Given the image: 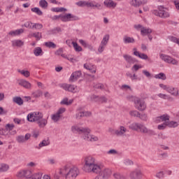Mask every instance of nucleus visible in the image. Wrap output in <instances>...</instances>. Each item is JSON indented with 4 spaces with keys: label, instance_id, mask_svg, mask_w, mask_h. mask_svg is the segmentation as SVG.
<instances>
[{
    "label": "nucleus",
    "instance_id": "obj_1",
    "mask_svg": "<svg viewBox=\"0 0 179 179\" xmlns=\"http://www.w3.org/2000/svg\"><path fill=\"white\" fill-rule=\"evenodd\" d=\"M83 166L84 171L86 173H96L99 174L96 179H108L111 176V170L96 163V159L92 156L85 158Z\"/></svg>",
    "mask_w": 179,
    "mask_h": 179
},
{
    "label": "nucleus",
    "instance_id": "obj_2",
    "mask_svg": "<svg viewBox=\"0 0 179 179\" xmlns=\"http://www.w3.org/2000/svg\"><path fill=\"white\" fill-rule=\"evenodd\" d=\"M79 168L77 166H72L66 165L60 169L59 174L65 176V179H76V177L80 174Z\"/></svg>",
    "mask_w": 179,
    "mask_h": 179
},
{
    "label": "nucleus",
    "instance_id": "obj_3",
    "mask_svg": "<svg viewBox=\"0 0 179 179\" xmlns=\"http://www.w3.org/2000/svg\"><path fill=\"white\" fill-rule=\"evenodd\" d=\"M129 129L141 132V134H147V135H155V131L148 129L143 124L139 122H133L129 126Z\"/></svg>",
    "mask_w": 179,
    "mask_h": 179
},
{
    "label": "nucleus",
    "instance_id": "obj_4",
    "mask_svg": "<svg viewBox=\"0 0 179 179\" xmlns=\"http://www.w3.org/2000/svg\"><path fill=\"white\" fill-rule=\"evenodd\" d=\"M127 99L130 101H134L135 108L139 111H145L146 110V103H145L143 99L134 96H129Z\"/></svg>",
    "mask_w": 179,
    "mask_h": 179
},
{
    "label": "nucleus",
    "instance_id": "obj_5",
    "mask_svg": "<svg viewBox=\"0 0 179 179\" xmlns=\"http://www.w3.org/2000/svg\"><path fill=\"white\" fill-rule=\"evenodd\" d=\"M167 121H170V115L167 114L162 115L158 117L157 129L163 130L167 128Z\"/></svg>",
    "mask_w": 179,
    "mask_h": 179
},
{
    "label": "nucleus",
    "instance_id": "obj_6",
    "mask_svg": "<svg viewBox=\"0 0 179 179\" xmlns=\"http://www.w3.org/2000/svg\"><path fill=\"white\" fill-rule=\"evenodd\" d=\"M43 115L41 112H32L27 115V118L29 122H37L39 120H42Z\"/></svg>",
    "mask_w": 179,
    "mask_h": 179
},
{
    "label": "nucleus",
    "instance_id": "obj_7",
    "mask_svg": "<svg viewBox=\"0 0 179 179\" xmlns=\"http://www.w3.org/2000/svg\"><path fill=\"white\" fill-rule=\"evenodd\" d=\"M60 87L66 90V92H71V93H79L80 88L74 85L69 84H62L60 85Z\"/></svg>",
    "mask_w": 179,
    "mask_h": 179
},
{
    "label": "nucleus",
    "instance_id": "obj_8",
    "mask_svg": "<svg viewBox=\"0 0 179 179\" xmlns=\"http://www.w3.org/2000/svg\"><path fill=\"white\" fill-rule=\"evenodd\" d=\"M62 22H73L75 20H79V17L71 13L61 14Z\"/></svg>",
    "mask_w": 179,
    "mask_h": 179
},
{
    "label": "nucleus",
    "instance_id": "obj_9",
    "mask_svg": "<svg viewBox=\"0 0 179 179\" xmlns=\"http://www.w3.org/2000/svg\"><path fill=\"white\" fill-rule=\"evenodd\" d=\"M134 29H136V30H138V31H140L141 36H149V34L152 33V29H150V28L145 27L141 24L134 25Z\"/></svg>",
    "mask_w": 179,
    "mask_h": 179
},
{
    "label": "nucleus",
    "instance_id": "obj_10",
    "mask_svg": "<svg viewBox=\"0 0 179 179\" xmlns=\"http://www.w3.org/2000/svg\"><path fill=\"white\" fill-rule=\"evenodd\" d=\"M127 129L124 126H120L118 129L114 130L113 129H109V132H111L116 136H125L127 134Z\"/></svg>",
    "mask_w": 179,
    "mask_h": 179
},
{
    "label": "nucleus",
    "instance_id": "obj_11",
    "mask_svg": "<svg viewBox=\"0 0 179 179\" xmlns=\"http://www.w3.org/2000/svg\"><path fill=\"white\" fill-rule=\"evenodd\" d=\"M159 57L162 61H164V62H166L167 64H171L172 65H178V61L177 59H173V57L164 55V54H161L159 55Z\"/></svg>",
    "mask_w": 179,
    "mask_h": 179
},
{
    "label": "nucleus",
    "instance_id": "obj_12",
    "mask_svg": "<svg viewBox=\"0 0 179 179\" xmlns=\"http://www.w3.org/2000/svg\"><path fill=\"white\" fill-rule=\"evenodd\" d=\"M66 111L65 108H60L56 113L51 115V118L54 122H58L59 120H61V117H62V114Z\"/></svg>",
    "mask_w": 179,
    "mask_h": 179
},
{
    "label": "nucleus",
    "instance_id": "obj_13",
    "mask_svg": "<svg viewBox=\"0 0 179 179\" xmlns=\"http://www.w3.org/2000/svg\"><path fill=\"white\" fill-rule=\"evenodd\" d=\"M158 16L159 17H170V13H169V8L163 6L158 7Z\"/></svg>",
    "mask_w": 179,
    "mask_h": 179
},
{
    "label": "nucleus",
    "instance_id": "obj_14",
    "mask_svg": "<svg viewBox=\"0 0 179 179\" xmlns=\"http://www.w3.org/2000/svg\"><path fill=\"white\" fill-rule=\"evenodd\" d=\"M129 177L131 179H142L143 173L141 169H136L130 173Z\"/></svg>",
    "mask_w": 179,
    "mask_h": 179
},
{
    "label": "nucleus",
    "instance_id": "obj_15",
    "mask_svg": "<svg viewBox=\"0 0 179 179\" xmlns=\"http://www.w3.org/2000/svg\"><path fill=\"white\" fill-rule=\"evenodd\" d=\"M90 132H92V130H90L89 127H85L83 132L80 134L81 138L89 142V139H90V136L92 135L90 134Z\"/></svg>",
    "mask_w": 179,
    "mask_h": 179
},
{
    "label": "nucleus",
    "instance_id": "obj_16",
    "mask_svg": "<svg viewBox=\"0 0 179 179\" xmlns=\"http://www.w3.org/2000/svg\"><path fill=\"white\" fill-rule=\"evenodd\" d=\"M29 174H31V171L29 170H20L16 173V177L18 178H23L25 177L27 179L29 178Z\"/></svg>",
    "mask_w": 179,
    "mask_h": 179
},
{
    "label": "nucleus",
    "instance_id": "obj_17",
    "mask_svg": "<svg viewBox=\"0 0 179 179\" xmlns=\"http://www.w3.org/2000/svg\"><path fill=\"white\" fill-rule=\"evenodd\" d=\"M92 113L89 111L78 110L76 114V118L77 120H80L83 117H90Z\"/></svg>",
    "mask_w": 179,
    "mask_h": 179
},
{
    "label": "nucleus",
    "instance_id": "obj_18",
    "mask_svg": "<svg viewBox=\"0 0 179 179\" xmlns=\"http://www.w3.org/2000/svg\"><path fill=\"white\" fill-rule=\"evenodd\" d=\"M82 76V71H78L72 73L71 76L69 78V82L73 83L76 82Z\"/></svg>",
    "mask_w": 179,
    "mask_h": 179
},
{
    "label": "nucleus",
    "instance_id": "obj_19",
    "mask_svg": "<svg viewBox=\"0 0 179 179\" xmlns=\"http://www.w3.org/2000/svg\"><path fill=\"white\" fill-rule=\"evenodd\" d=\"M27 37L28 38H33V37H34L36 41H40V40L43 38V34H41V32H30L28 34Z\"/></svg>",
    "mask_w": 179,
    "mask_h": 179
},
{
    "label": "nucleus",
    "instance_id": "obj_20",
    "mask_svg": "<svg viewBox=\"0 0 179 179\" xmlns=\"http://www.w3.org/2000/svg\"><path fill=\"white\" fill-rule=\"evenodd\" d=\"M87 8H96V9H100L101 8V4L96 2L95 1H87Z\"/></svg>",
    "mask_w": 179,
    "mask_h": 179
},
{
    "label": "nucleus",
    "instance_id": "obj_21",
    "mask_svg": "<svg viewBox=\"0 0 179 179\" xmlns=\"http://www.w3.org/2000/svg\"><path fill=\"white\" fill-rule=\"evenodd\" d=\"M168 93L173 96L174 97H177L179 96V90L177 87H174L173 86H169L168 88Z\"/></svg>",
    "mask_w": 179,
    "mask_h": 179
},
{
    "label": "nucleus",
    "instance_id": "obj_22",
    "mask_svg": "<svg viewBox=\"0 0 179 179\" xmlns=\"http://www.w3.org/2000/svg\"><path fill=\"white\" fill-rule=\"evenodd\" d=\"M18 85L24 89H31V83L24 79L18 80Z\"/></svg>",
    "mask_w": 179,
    "mask_h": 179
},
{
    "label": "nucleus",
    "instance_id": "obj_23",
    "mask_svg": "<svg viewBox=\"0 0 179 179\" xmlns=\"http://www.w3.org/2000/svg\"><path fill=\"white\" fill-rule=\"evenodd\" d=\"M85 69H87V71H90L91 73H95L96 71V67L95 65L90 64V63H85L84 64Z\"/></svg>",
    "mask_w": 179,
    "mask_h": 179
},
{
    "label": "nucleus",
    "instance_id": "obj_24",
    "mask_svg": "<svg viewBox=\"0 0 179 179\" xmlns=\"http://www.w3.org/2000/svg\"><path fill=\"white\" fill-rule=\"evenodd\" d=\"M103 5L106 8H112L113 9L117 7V3L113 0H105L103 1Z\"/></svg>",
    "mask_w": 179,
    "mask_h": 179
},
{
    "label": "nucleus",
    "instance_id": "obj_25",
    "mask_svg": "<svg viewBox=\"0 0 179 179\" xmlns=\"http://www.w3.org/2000/svg\"><path fill=\"white\" fill-rule=\"evenodd\" d=\"M23 33H24V29H19L8 32V36H11L12 37H16V36H20V34H23Z\"/></svg>",
    "mask_w": 179,
    "mask_h": 179
},
{
    "label": "nucleus",
    "instance_id": "obj_26",
    "mask_svg": "<svg viewBox=\"0 0 179 179\" xmlns=\"http://www.w3.org/2000/svg\"><path fill=\"white\" fill-rule=\"evenodd\" d=\"M84 129H85V127H80L78 124H76L71 127V131L73 134H79L80 135V134L83 132Z\"/></svg>",
    "mask_w": 179,
    "mask_h": 179
},
{
    "label": "nucleus",
    "instance_id": "obj_27",
    "mask_svg": "<svg viewBox=\"0 0 179 179\" xmlns=\"http://www.w3.org/2000/svg\"><path fill=\"white\" fill-rule=\"evenodd\" d=\"M11 44L13 47H23L24 45V41L20 39H15L11 41Z\"/></svg>",
    "mask_w": 179,
    "mask_h": 179
},
{
    "label": "nucleus",
    "instance_id": "obj_28",
    "mask_svg": "<svg viewBox=\"0 0 179 179\" xmlns=\"http://www.w3.org/2000/svg\"><path fill=\"white\" fill-rule=\"evenodd\" d=\"M50 145V139H44L43 140L38 146L36 147V149H38V150H40L42 148H44L45 146H48Z\"/></svg>",
    "mask_w": 179,
    "mask_h": 179
},
{
    "label": "nucleus",
    "instance_id": "obj_29",
    "mask_svg": "<svg viewBox=\"0 0 179 179\" xmlns=\"http://www.w3.org/2000/svg\"><path fill=\"white\" fill-rule=\"evenodd\" d=\"M123 58L129 65H131V64L135 62V58L132 57V56L129 55H123Z\"/></svg>",
    "mask_w": 179,
    "mask_h": 179
},
{
    "label": "nucleus",
    "instance_id": "obj_30",
    "mask_svg": "<svg viewBox=\"0 0 179 179\" xmlns=\"http://www.w3.org/2000/svg\"><path fill=\"white\" fill-rule=\"evenodd\" d=\"M34 55H35V57H43L44 52L41 47H36L34 49Z\"/></svg>",
    "mask_w": 179,
    "mask_h": 179
},
{
    "label": "nucleus",
    "instance_id": "obj_31",
    "mask_svg": "<svg viewBox=\"0 0 179 179\" xmlns=\"http://www.w3.org/2000/svg\"><path fill=\"white\" fill-rule=\"evenodd\" d=\"M43 177V173L41 172H37L31 175L29 174V177L27 179H41Z\"/></svg>",
    "mask_w": 179,
    "mask_h": 179
},
{
    "label": "nucleus",
    "instance_id": "obj_32",
    "mask_svg": "<svg viewBox=\"0 0 179 179\" xmlns=\"http://www.w3.org/2000/svg\"><path fill=\"white\" fill-rule=\"evenodd\" d=\"M123 43L124 44H134L135 43V38L133 37H129L128 36H124L123 37Z\"/></svg>",
    "mask_w": 179,
    "mask_h": 179
},
{
    "label": "nucleus",
    "instance_id": "obj_33",
    "mask_svg": "<svg viewBox=\"0 0 179 179\" xmlns=\"http://www.w3.org/2000/svg\"><path fill=\"white\" fill-rule=\"evenodd\" d=\"M167 127L169 128H177L179 124L178 122L166 120Z\"/></svg>",
    "mask_w": 179,
    "mask_h": 179
},
{
    "label": "nucleus",
    "instance_id": "obj_34",
    "mask_svg": "<svg viewBox=\"0 0 179 179\" xmlns=\"http://www.w3.org/2000/svg\"><path fill=\"white\" fill-rule=\"evenodd\" d=\"M73 103V99L69 100L68 98H64L61 102L60 104L62 106H71Z\"/></svg>",
    "mask_w": 179,
    "mask_h": 179
},
{
    "label": "nucleus",
    "instance_id": "obj_35",
    "mask_svg": "<svg viewBox=\"0 0 179 179\" xmlns=\"http://www.w3.org/2000/svg\"><path fill=\"white\" fill-rule=\"evenodd\" d=\"M17 73H20V75H22L24 78H29L30 77V71H29V70H24V69L20 70V69H18L17 70Z\"/></svg>",
    "mask_w": 179,
    "mask_h": 179
},
{
    "label": "nucleus",
    "instance_id": "obj_36",
    "mask_svg": "<svg viewBox=\"0 0 179 179\" xmlns=\"http://www.w3.org/2000/svg\"><path fill=\"white\" fill-rule=\"evenodd\" d=\"M37 122L40 128H44V127H45V125H47V124L48 123L46 119L43 118L39 120Z\"/></svg>",
    "mask_w": 179,
    "mask_h": 179
},
{
    "label": "nucleus",
    "instance_id": "obj_37",
    "mask_svg": "<svg viewBox=\"0 0 179 179\" xmlns=\"http://www.w3.org/2000/svg\"><path fill=\"white\" fill-rule=\"evenodd\" d=\"M9 170V165L6 164H0V173H5Z\"/></svg>",
    "mask_w": 179,
    "mask_h": 179
},
{
    "label": "nucleus",
    "instance_id": "obj_38",
    "mask_svg": "<svg viewBox=\"0 0 179 179\" xmlns=\"http://www.w3.org/2000/svg\"><path fill=\"white\" fill-rule=\"evenodd\" d=\"M71 44L73 45V47L76 52H80L83 51V49L78 44V43L73 41L71 42Z\"/></svg>",
    "mask_w": 179,
    "mask_h": 179
},
{
    "label": "nucleus",
    "instance_id": "obj_39",
    "mask_svg": "<svg viewBox=\"0 0 179 179\" xmlns=\"http://www.w3.org/2000/svg\"><path fill=\"white\" fill-rule=\"evenodd\" d=\"M141 0H131L130 5L134 8H139L141 6Z\"/></svg>",
    "mask_w": 179,
    "mask_h": 179
},
{
    "label": "nucleus",
    "instance_id": "obj_40",
    "mask_svg": "<svg viewBox=\"0 0 179 179\" xmlns=\"http://www.w3.org/2000/svg\"><path fill=\"white\" fill-rule=\"evenodd\" d=\"M158 152V158L159 159V160H163V159H166V157H169V154L166 152H162L160 150H159Z\"/></svg>",
    "mask_w": 179,
    "mask_h": 179
},
{
    "label": "nucleus",
    "instance_id": "obj_41",
    "mask_svg": "<svg viewBox=\"0 0 179 179\" xmlns=\"http://www.w3.org/2000/svg\"><path fill=\"white\" fill-rule=\"evenodd\" d=\"M108 41H110V34H106L103 36L101 43L104 44L105 45H107L108 44Z\"/></svg>",
    "mask_w": 179,
    "mask_h": 179
},
{
    "label": "nucleus",
    "instance_id": "obj_42",
    "mask_svg": "<svg viewBox=\"0 0 179 179\" xmlns=\"http://www.w3.org/2000/svg\"><path fill=\"white\" fill-rule=\"evenodd\" d=\"M13 101L18 104V106H22L23 104V99H22L20 96H15L13 99Z\"/></svg>",
    "mask_w": 179,
    "mask_h": 179
},
{
    "label": "nucleus",
    "instance_id": "obj_43",
    "mask_svg": "<svg viewBox=\"0 0 179 179\" xmlns=\"http://www.w3.org/2000/svg\"><path fill=\"white\" fill-rule=\"evenodd\" d=\"M39 6L43 9H47L48 8V2L45 0H41L39 1Z\"/></svg>",
    "mask_w": 179,
    "mask_h": 179
},
{
    "label": "nucleus",
    "instance_id": "obj_44",
    "mask_svg": "<svg viewBox=\"0 0 179 179\" xmlns=\"http://www.w3.org/2000/svg\"><path fill=\"white\" fill-rule=\"evenodd\" d=\"M158 97H159V99H163L164 100H171L170 95L166 94L159 93L158 94Z\"/></svg>",
    "mask_w": 179,
    "mask_h": 179
},
{
    "label": "nucleus",
    "instance_id": "obj_45",
    "mask_svg": "<svg viewBox=\"0 0 179 179\" xmlns=\"http://www.w3.org/2000/svg\"><path fill=\"white\" fill-rule=\"evenodd\" d=\"M44 45L48 47V48H57V45L51 41L45 42Z\"/></svg>",
    "mask_w": 179,
    "mask_h": 179
},
{
    "label": "nucleus",
    "instance_id": "obj_46",
    "mask_svg": "<svg viewBox=\"0 0 179 179\" xmlns=\"http://www.w3.org/2000/svg\"><path fill=\"white\" fill-rule=\"evenodd\" d=\"M31 12H34V13H36V15H38V16H41L43 15V11H41V10H40L38 8L35 7V8H32L31 9Z\"/></svg>",
    "mask_w": 179,
    "mask_h": 179
},
{
    "label": "nucleus",
    "instance_id": "obj_47",
    "mask_svg": "<svg viewBox=\"0 0 179 179\" xmlns=\"http://www.w3.org/2000/svg\"><path fill=\"white\" fill-rule=\"evenodd\" d=\"M52 12H66V8L61 7V8H51Z\"/></svg>",
    "mask_w": 179,
    "mask_h": 179
},
{
    "label": "nucleus",
    "instance_id": "obj_48",
    "mask_svg": "<svg viewBox=\"0 0 179 179\" xmlns=\"http://www.w3.org/2000/svg\"><path fill=\"white\" fill-rule=\"evenodd\" d=\"M127 76H128V78H130L131 80H138V76H136V74H132L129 72L127 73Z\"/></svg>",
    "mask_w": 179,
    "mask_h": 179
},
{
    "label": "nucleus",
    "instance_id": "obj_49",
    "mask_svg": "<svg viewBox=\"0 0 179 179\" xmlns=\"http://www.w3.org/2000/svg\"><path fill=\"white\" fill-rule=\"evenodd\" d=\"M87 1H79L78 2L76 3V5H77V6H80L81 8L87 6Z\"/></svg>",
    "mask_w": 179,
    "mask_h": 179
},
{
    "label": "nucleus",
    "instance_id": "obj_50",
    "mask_svg": "<svg viewBox=\"0 0 179 179\" xmlns=\"http://www.w3.org/2000/svg\"><path fill=\"white\" fill-rule=\"evenodd\" d=\"M157 79H161V80H166L167 76L164 73H159L157 74Z\"/></svg>",
    "mask_w": 179,
    "mask_h": 179
},
{
    "label": "nucleus",
    "instance_id": "obj_51",
    "mask_svg": "<svg viewBox=\"0 0 179 179\" xmlns=\"http://www.w3.org/2000/svg\"><path fill=\"white\" fill-rule=\"evenodd\" d=\"M99 141V137L97 136H94L91 134L88 142H97Z\"/></svg>",
    "mask_w": 179,
    "mask_h": 179
},
{
    "label": "nucleus",
    "instance_id": "obj_52",
    "mask_svg": "<svg viewBox=\"0 0 179 179\" xmlns=\"http://www.w3.org/2000/svg\"><path fill=\"white\" fill-rule=\"evenodd\" d=\"M33 27L36 30H41V29H43V24L41 23H34Z\"/></svg>",
    "mask_w": 179,
    "mask_h": 179
},
{
    "label": "nucleus",
    "instance_id": "obj_53",
    "mask_svg": "<svg viewBox=\"0 0 179 179\" xmlns=\"http://www.w3.org/2000/svg\"><path fill=\"white\" fill-rule=\"evenodd\" d=\"M16 141L18 142V143H24L25 139L23 136H18L16 137Z\"/></svg>",
    "mask_w": 179,
    "mask_h": 179
},
{
    "label": "nucleus",
    "instance_id": "obj_54",
    "mask_svg": "<svg viewBox=\"0 0 179 179\" xmlns=\"http://www.w3.org/2000/svg\"><path fill=\"white\" fill-rule=\"evenodd\" d=\"M42 95H43V92L39 90H38L32 94L33 97H34L35 99L41 97Z\"/></svg>",
    "mask_w": 179,
    "mask_h": 179
},
{
    "label": "nucleus",
    "instance_id": "obj_55",
    "mask_svg": "<svg viewBox=\"0 0 179 179\" xmlns=\"http://www.w3.org/2000/svg\"><path fill=\"white\" fill-rule=\"evenodd\" d=\"M159 86L162 90H166V92H168L169 86H168L167 85L164 83H159Z\"/></svg>",
    "mask_w": 179,
    "mask_h": 179
},
{
    "label": "nucleus",
    "instance_id": "obj_56",
    "mask_svg": "<svg viewBox=\"0 0 179 179\" xmlns=\"http://www.w3.org/2000/svg\"><path fill=\"white\" fill-rule=\"evenodd\" d=\"M33 24H34V23L29 21V22H25L24 26L27 29H34Z\"/></svg>",
    "mask_w": 179,
    "mask_h": 179
},
{
    "label": "nucleus",
    "instance_id": "obj_57",
    "mask_svg": "<svg viewBox=\"0 0 179 179\" xmlns=\"http://www.w3.org/2000/svg\"><path fill=\"white\" fill-rule=\"evenodd\" d=\"M138 118L141 120L142 121H148V115L146 113H143L138 115Z\"/></svg>",
    "mask_w": 179,
    "mask_h": 179
},
{
    "label": "nucleus",
    "instance_id": "obj_58",
    "mask_svg": "<svg viewBox=\"0 0 179 179\" xmlns=\"http://www.w3.org/2000/svg\"><path fill=\"white\" fill-rule=\"evenodd\" d=\"M129 115L131 117H137L138 118L140 113L137 110H131Z\"/></svg>",
    "mask_w": 179,
    "mask_h": 179
},
{
    "label": "nucleus",
    "instance_id": "obj_59",
    "mask_svg": "<svg viewBox=\"0 0 179 179\" xmlns=\"http://www.w3.org/2000/svg\"><path fill=\"white\" fill-rule=\"evenodd\" d=\"M136 57H138V58H141V59H148L149 58L146 54L141 52H139Z\"/></svg>",
    "mask_w": 179,
    "mask_h": 179
},
{
    "label": "nucleus",
    "instance_id": "obj_60",
    "mask_svg": "<svg viewBox=\"0 0 179 179\" xmlns=\"http://www.w3.org/2000/svg\"><path fill=\"white\" fill-rule=\"evenodd\" d=\"M123 163L124 164H125V166H132L134 164V162H132V160L129 159H124Z\"/></svg>",
    "mask_w": 179,
    "mask_h": 179
},
{
    "label": "nucleus",
    "instance_id": "obj_61",
    "mask_svg": "<svg viewBox=\"0 0 179 179\" xmlns=\"http://www.w3.org/2000/svg\"><path fill=\"white\" fill-rule=\"evenodd\" d=\"M61 31V28H55L49 31V34H57V33H59Z\"/></svg>",
    "mask_w": 179,
    "mask_h": 179
},
{
    "label": "nucleus",
    "instance_id": "obj_62",
    "mask_svg": "<svg viewBox=\"0 0 179 179\" xmlns=\"http://www.w3.org/2000/svg\"><path fill=\"white\" fill-rule=\"evenodd\" d=\"M107 155H112L113 156H115V155H118V152L115 149H111L106 152Z\"/></svg>",
    "mask_w": 179,
    "mask_h": 179
},
{
    "label": "nucleus",
    "instance_id": "obj_63",
    "mask_svg": "<svg viewBox=\"0 0 179 179\" xmlns=\"http://www.w3.org/2000/svg\"><path fill=\"white\" fill-rule=\"evenodd\" d=\"M142 72H143V75H145V76H146V78H148V79H150V78H152V74L147 70H143Z\"/></svg>",
    "mask_w": 179,
    "mask_h": 179
},
{
    "label": "nucleus",
    "instance_id": "obj_64",
    "mask_svg": "<svg viewBox=\"0 0 179 179\" xmlns=\"http://www.w3.org/2000/svg\"><path fill=\"white\" fill-rule=\"evenodd\" d=\"M15 128V124H7L6 125V129L7 131H12V129H13Z\"/></svg>",
    "mask_w": 179,
    "mask_h": 179
}]
</instances>
